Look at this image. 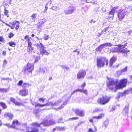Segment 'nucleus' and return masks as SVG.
Segmentation results:
<instances>
[{
	"label": "nucleus",
	"instance_id": "nucleus-3",
	"mask_svg": "<svg viewBox=\"0 0 132 132\" xmlns=\"http://www.w3.org/2000/svg\"><path fill=\"white\" fill-rule=\"evenodd\" d=\"M83 92L85 94L87 95V90L84 89H78L75 90H74L73 92L71 94L70 96L68 97V95L67 94L65 95L62 97L63 100H65V101L62 104L61 106H60L58 108H55L57 110L58 109H61L63 108L67 104V102L68 100L70 99L71 97V95L74 94L76 92Z\"/></svg>",
	"mask_w": 132,
	"mask_h": 132
},
{
	"label": "nucleus",
	"instance_id": "nucleus-58",
	"mask_svg": "<svg viewBox=\"0 0 132 132\" xmlns=\"http://www.w3.org/2000/svg\"><path fill=\"white\" fill-rule=\"evenodd\" d=\"M11 0H7V3L6 4L8 5V4H11V2L10 1H11Z\"/></svg>",
	"mask_w": 132,
	"mask_h": 132
},
{
	"label": "nucleus",
	"instance_id": "nucleus-7",
	"mask_svg": "<svg viewBox=\"0 0 132 132\" xmlns=\"http://www.w3.org/2000/svg\"><path fill=\"white\" fill-rule=\"evenodd\" d=\"M126 13V11L125 10L120 9L118 14V16L119 19H122L124 18Z\"/></svg>",
	"mask_w": 132,
	"mask_h": 132
},
{
	"label": "nucleus",
	"instance_id": "nucleus-51",
	"mask_svg": "<svg viewBox=\"0 0 132 132\" xmlns=\"http://www.w3.org/2000/svg\"><path fill=\"white\" fill-rule=\"evenodd\" d=\"M86 83L85 82H84L81 86V87L82 88V89H84V88L85 86Z\"/></svg>",
	"mask_w": 132,
	"mask_h": 132
},
{
	"label": "nucleus",
	"instance_id": "nucleus-31",
	"mask_svg": "<svg viewBox=\"0 0 132 132\" xmlns=\"http://www.w3.org/2000/svg\"><path fill=\"white\" fill-rule=\"evenodd\" d=\"M50 9L53 10L55 11H57L59 10L60 9V8L59 7L55 6H52Z\"/></svg>",
	"mask_w": 132,
	"mask_h": 132
},
{
	"label": "nucleus",
	"instance_id": "nucleus-56",
	"mask_svg": "<svg viewBox=\"0 0 132 132\" xmlns=\"http://www.w3.org/2000/svg\"><path fill=\"white\" fill-rule=\"evenodd\" d=\"M7 63V61L6 60H5L3 61V65L4 66Z\"/></svg>",
	"mask_w": 132,
	"mask_h": 132
},
{
	"label": "nucleus",
	"instance_id": "nucleus-53",
	"mask_svg": "<svg viewBox=\"0 0 132 132\" xmlns=\"http://www.w3.org/2000/svg\"><path fill=\"white\" fill-rule=\"evenodd\" d=\"M62 118H60L58 120V122L59 123H63L62 122H61V121L62 120Z\"/></svg>",
	"mask_w": 132,
	"mask_h": 132
},
{
	"label": "nucleus",
	"instance_id": "nucleus-34",
	"mask_svg": "<svg viewBox=\"0 0 132 132\" xmlns=\"http://www.w3.org/2000/svg\"><path fill=\"white\" fill-rule=\"evenodd\" d=\"M104 44L105 46L111 47L113 45L112 44L110 43H106Z\"/></svg>",
	"mask_w": 132,
	"mask_h": 132
},
{
	"label": "nucleus",
	"instance_id": "nucleus-9",
	"mask_svg": "<svg viewBox=\"0 0 132 132\" xmlns=\"http://www.w3.org/2000/svg\"><path fill=\"white\" fill-rule=\"evenodd\" d=\"M86 74V72L83 70L79 71L77 74V77L78 79H81L84 78Z\"/></svg>",
	"mask_w": 132,
	"mask_h": 132
},
{
	"label": "nucleus",
	"instance_id": "nucleus-59",
	"mask_svg": "<svg viewBox=\"0 0 132 132\" xmlns=\"http://www.w3.org/2000/svg\"><path fill=\"white\" fill-rule=\"evenodd\" d=\"M39 101H42V102H44V100H45V99H43L42 98H41L39 99Z\"/></svg>",
	"mask_w": 132,
	"mask_h": 132
},
{
	"label": "nucleus",
	"instance_id": "nucleus-40",
	"mask_svg": "<svg viewBox=\"0 0 132 132\" xmlns=\"http://www.w3.org/2000/svg\"><path fill=\"white\" fill-rule=\"evenodd\" d=\"M29 85V84L28 83L25 82L23 83L22 85V87H25L28 86Z\"/></svg>",
	"mask_w": 132,
	"mask_h": 132
},
{
	"label": "nucleus",
	"instance_id": "nucleus-47",
	"mask_svg": "<svg viewBox=\"0 0 132 132\" xmlns=\"http://www.w3.org/2000/svg\"><path fill=\"white\" fill-rule=\"evenodd\" d=\"M23 83V81L22 80H20L19 81L18 83L17 84L18 85V86H21V85Z\"/></svg>",
	"mask_w": 132,
	"mask_h": 132
},
{
	"label": "nucleus",
	"instance_id": "nucleus-35",
	"mask_svg": "<svg viewBox=\"0 0 132 132\" xmlns=\"http://www.w3.org/2000/svg\"><path fill=\"white\" fill-rule=\"evenodd\" d=\"M65 128L64 127H58V130L60 131H64L65 130Z\"/></svg>",
	"mask_w": 132,
	"mask_h": 132
},
{
	"label": "nucleus",
	"instance_id": "nucleus-39",
	"mask_svg": "<svg viewBox=\"0 0 132 132\" xmlns=\"http://www.w3.org/2000/svg\"><path fill=\"white\" fill-rule=\"evenodd\" d=\"M14 36V34L12 32H10L9 34L8 37L10 38Z\"/></svg>",
	"mask_w": 132,
	"mask_h": 132
},
{
	"label": "nucleus",
	"instance_id": "nucleus-63",
	"mask_svg": "<svg viewBox=\"0 0 132 132\" xmlns=\"http://www.w3.org/2000/svg\"><path fill=\"white\" fill-rule=\"evenodd\" d=\"M3 37L1 36H0V41H2L3 40Z\"/></svg>",
	"mask_w": 132,
	"mask_h": 132
},
{
	"label": "nucleus",
	"instance_id": "nucleus-1",
	"mask_svg": "<svg viewBox=\"0 0 132 132\" xmlns=\"http://www.w3.org/2000/svg\"><path fill=\"white\" fill-rule=\"evenodd\" d=\"M107 81L108 87L111 90H113L116 88V90L117 89H122L126 86L127 82V80L124 79L120 80L119 83L117 84V82L112 79L108 78ZM116 90H115L116 92Z\"/></svg>",
	"mask_w": 132,
	"mask_h": 132
},
{
	"label": "nucleus",
	"instance_id": "nucleus-21",
	"mask_svg": "<svg viewBox=\"0 0 132 132\" xmlns=\"http://www.w3.org/2000/svg\"><path fill=\"white\" fill-rule=\"evenodd\" d=\"M109 119H106L103 123V126L104 127L105 129L108 126L109 123Z\"/></svg>",
	"mask_w": 132,
	"mask_h": 132
},
{
	"label": "nucleus",
	"instance_id": "nucleus-11",
	"mask_svg": "<svg viewBox=\"0 0 132 132\" xmlns=\"http://www.w3.org/2000/svg\"><path fill=\"white\" fill-rule=\"evenodd\" d=\"M104 114L103 113H101L98 116H94L92 118L89 119V121L90 122H93V121H95V119H100L103 118L104 117Z\"/></svg>",
	"mask_w": 132,
	"mask_h": 132
},
{
	"label": "nucleus",
	"instance_id": "nucleus-16",
	"mask_svg": "<svg viewBox=\"0 0 132 132\" xmlns=\"http://www.w3.org/2000/svg\"><path fill=\"white\" fill-rule=\"evenodd\" d=\"M119 49L116 47H111L110 49V53L117 52L119 53Z\"/></svg>",
	"mask_w": 132,
	"mask_h": 132
},
{
	"label": "nucleus",
	"instance_id": "nucleus-60",
	"mask_svg": "<svg viewBox=\"0 0 132 132\" xmlns=\"http://www.w3.org/2000/svg\"><path fill=\"white\" fill-rule=\"evenodd\" d=\"M77 52L78 55L79 54L80 52L79 51H78L77 49H76L75 50L73 51V52Z\"/></svg>",
	"mask_w": 132,
	"mask_h": 132
},
{
	"label": "nucleus",
	"instance_id": "nucleus-6",
	"mask_svg": "<svg viewBox=\"0 0 132 132\" xmlns=\"http://www.w3.org/2000/svg\"><path fill=\"white\" fill-rule=\"evenodd\" d=\"M109 99L107 96H103L99 99L97 102L101 104L104 105L109 101Z\"/></svg>",
	"mask_w": 132,
	"mask_h": 132
},
{
	"label": "nucleus",
	"instance_id": "nucleus-36",
	"mask_svg": "<svg viewBox=\"0 0 132 132\" xmlns=\"http://www.w3.org/2000/svg\"><path fill=\"white\" fill-rule=\"evenodd\" d=\"M8 10L6 9L5 8L4 10V14L5 15L7 16V17H8L9 16V15L8 14Z\"/></svg>",
	"mask_w": 132,
	"mask_h": 132
},
{
	"label": "nucleus",
	"instance_id": "nucleus-32",
	"mask_svg": "<svg viewBox=\"0 0 132 132\" xmlns=\"http://www.w3.org/2000/svg\"><path fill=\"white\" fill-rule=\"evenodd\" d=\"M36 14H33L31 16L32 20L33 22H35L36 17Z\"/></svg>",
	"mask_w": 132,
	"mask_h": 132
},
{
	"label": "nucleus",
	"instance_id": "nucleus-18",
	"mask_svg": "<svg viewBox=\"0 0 132 132\" xmlns=\"http://www.w3.org/2000/svg\"><path fill=\"white\" fill-rule=\"evenodd\" d=\"M46 21L45 19H43L39 22L37 24V27L38 28H41L42 26L44 23Z\"/></svg>",
	"mask_w": 132,
	"mask_h": 132
},
{
	"label": "nucleus",
	"instance_id": "nucleus-17",
	"mask_svg": "<svg viewBox=\"0 0 132 132\" xmlns=\"http://www.w3.org/2000/svg\"><path fill=\"white\" fill-rule=\"evenodd\" d=\"M117 8L114 7L112 9L111 11H110L108 13V14L111 15L110 17H113L114 16V12L116 10Z\"/></svg>",
	"mask_w": 132,
	"mask_h": 132
},
{
	"label": "nucleus",
	"instance_id": "nucleus-20",
	"mask_svg": "<svg viewBox=\"0 0 132 132\" xmlns=\"http://www.w3.org/2000/svg\"><path fill=\"white\" fill-rule=\"evenodd\" d=\"M129 108L128 105L126 106L123 110V113L125 114H128L129 111Z\"/></svg>",
	"mask_w": 132,
	"mask_h": 132
},
{
	"label": "nucleus",
	"instance_id": "nucleus-10",
	"mask_svg": "<svg viewBox=\"0 0 132 132\" xmlns=\"http://www.w3.org/2000/svg\"><path fill=\"white\" fill-rule=\"evenodd\" d=\"M74 111L77 115L81 117H83L85 115V112L83 110L76 109L74 110Z\"/></svg>",
	"mask_w": 132,
	"mask_h": 132
},
{
	"label": "nucleus",
	"instance_id": "nucleus-62",
	"mask_svg": "<svg viewBox=\"0 0 132 132\" xmlns=\"http://www.w3.org/2000/svg\"><path fill=\"white\" fill-rule=\"evenodd\" d=\"M91 2V0H85V2L86 3H90Z\"/></svg>",
	"mask_w": 132,
	"mask_h": 132
},
{
	"label": "nucleus",
	"instance_id": "nucleus-42",
	"mask_svg": "<svg viewBox=\"0 0 132 132\" xmlns=\"http://www.w3.org/2000/svg\"><path fill=\"white\" fill-rule=\"evenodd\" d=\"M103 110L102 109H100L99 108H97L95 109L94 111L96 112H98L99 111H102Z\"/></svg>",
	"mask_w": 132,
	"mask_h": 132
},
{
	"label": "nucleus",
	"instance_id": "nucleus-29",
	"mask_svg": "<svg viewBox=\"0 0 132 132\" xmlns=\"http://www.w3.org/2000/svg\"><path fill=\"white\" fill-rule=\"evenodd\" d=\"M8 44L11 46L15 47L16 46V43L13 42H11L8 43Z\"/></svg>",
	"mask_w": 132,
	"mask_h": 132
},
{
	"label": "nucleus",
	"instance_id": "nucleus-54",
	"mask_svg": "<svg viewBox=\"0 0 132 132\" xmlns=\"http://www.w3.org/2000/svg\"><path fill=\"white\" fill-rule=\"evenodd\" d=\"M96 22V21L95 20H93V19L89 21L90 23H94Z\"/></svg>",
	"mask_w": 132,
	"mask_h": 132
},
{
	"label": "nucleus",
	"instance_id": "nucleus-27",
	"mask_svg": "<svg viewBox=\"0 0 132 132\" xmlns=\"http://www.w3.org/2000/svg\"><path fill=\"white\" fill-rule=\"evenodd\" d=\"M0 105L3 107V109H6L7 108V106L4 103L0 102Z\"/></svg>",
	"mask_w": 132,
	"mask_h": 132
},
{
	"label": "nucleus",
	"instance_id": "nucleus-37",
	"mask_svg": "<svg viewBox=\"0 0 132 132\" xmlns=\"http://www.w3.org/2000/svg\"><path fill=\"white\" fill-rule=\"evenodd\" d=\"M103 48L100 45L98 48H96V50L98 51L101 52Z\"/></svg>",
	"mask_w": 132,
	"mask_h": 132
},
{
	"label": "nucleus",
	"instance_id": "nucleus-25",
	"mask_svg": "<svg viewBox=\"0 0 132 132\" xmlns=\"http://www.w3.org/2000/svg\"><path fill=\"white\" fill-rule=\"evenodd\" d=\"M33 105H34L35 107L37 106L39 107H43L47 105V104H41L39 103H35L34 104H33Z\"/></svg>",
	"mask_w": 132,
	"mask_h": 132
},
{
	"label": "nucleus",
	"instance_id": "nucleus-46",
	"mask_svg": "<svg viewBox=\"0 0 132 132\" xmlns=\"http://www.w3.org/2000/svg\"><path fill=\"white\" fill-rule=\"evenodd\" d=\"M109 27H108L105 28L102 31V33L104 32H106L109 29Z\"/></svg>",
	"mask_w": 132,
	"mask_h": 132
},
{
	"label": "nucleus",
	"instance_id": "nucleus-38",
	"mask_svg": "<svg viewBox=\"0 0 132 132\" xmlns=\"http://www.w3.org/2000/svg\"><path fill=\"white\" fill-rule=\"evenodd\" d=\"M17 24H20V22L19 21H14L12 23V25L14 26L15 27V25Z\"/></svg>",
	"mask_w": 132,
	"mask_h": 132
},
{
	"label": "nucleus",
	"instance_id": "nucleus-50",
	"mask_svg": "<svg viewBox=\"0 0 132 132\" xmlns=\"http://www.w3.org/2000/svg\"><path fill=\"white\" fill-rule=\"evenodd\" d=\"M116 109V107L115 106H113L111 109V110H110V112H112L115 110Z\"/></svg>",
	"mask_w": 132,
	"mask_h": 132
},
{
	"label": "nucleus",
	"instance_id": "nucleus-22",
	"mask_svg": "<svg viewBox=\"0 0 132 132\" xmlns=\"http://www.w3.org/2000/svg\"><path fill=\"white\" fill-rule=\"evenodd\" d=\"M19 122L18 120H14L12 123V125H10V127H12L13 128H15V125L16 124L18 125V124Z\"/></svg>",
	"mask_w": 132,
	"mask_h": 132
},
{
	"label": "nucleus",
	"instance_id": "nucleus-19",
	"mask_svg": "<svg viewBox=\"0 0 132 132\" xmlns=\"http://www.w3.org/2000/svg\"><path fill=\"white\" fill-rule=\"evenodd\" d=\"M127 67L126 66L123 69L119 71H117V73L118 74L120 75H121V74H123L124 72H126L127 71Z\"/></svg>",
	"mask_w": 132,
	"mask_h": 132
},
{
	"label": "nucleus",
	"instance_id": "nucleus-30",
	"mask_svg": "<svg viewBox=\"0 0 132 132\" xmlns=\"http://www.w3.org/2000/svg\"><path fill=\"white\" fill-rule=\"evenodd\" d=\"M126 44L127 43H126L124 45L119 44L117 46L119 47V48H118L119 49H122L123 48H125V46H126L127 45Z\"/></svg>",
	"mask_w": 132,
	"mask_h": 132
},
{
	"label": "nucleus",
	"instance_id": "nucleus-45",
	"mask_svg": "<svg viewBox=\"0 0 132 132\" xmlns=\"http://www.w3.org/2000/svg\"><path fill=\"white\" fill-rule=\"evenodd\" d=\"M9 90L8 88H2V92H6Z\"/></svg>",
	"mask_w": 132,
	"mask_h": 132
},
{
	"label": "nucleus",
	"instance_id": "nucleus-4",
	"mask_svg": "<svg viewBox=\"0 0 132 132\" xmlns=\"http://www.w3.org/2000/svg\"><path fill=\"white\" fill-rule=\"evenodd\" d=\"M108 61L105 57H101L97 59V66L98 68H101L106 64L108 65Z\"/></svg>",
	"mask_w": 132,
	"mask_h": 132
},
{
	"label": "nucleus",
	"instance_id": "nucleus-55",
	"mask_svg": "<svg viewBox=\"0 0 132 132\" xmlns=\"http://www.w3.org/2000/svg\"><path fill=\"white\" fill-rule=\"evenodd\" d=\"M17 24L16 26V27L15 28V29L16 30H17L19 28V24Z\"/></svg>",
	"mask_w": 132,
	"mask_h": 132
},
{
	"label": "nucleus",
	"instance_id": "nucleus-15",
	"mask_svg": "<svg viewBox=\"0 0 132 132\" xmlns=\"http://www.w3.org/2000/svg\"><path fill=\"white\" fill-rule=\"evenodd\" d=\"M117 60V57L115 56H113L112 58H111L110 61L109 65L110 67L112 66L113 64Z\"/></svg>",
	"mask_w": 132,
	"mask_h": 132
},
{
	"label": "nucleus",
	"instance_id": "nucleus-61",
	"mask_svg": "<svg viewBox=\"0 0 132 132\" xmlns=\"http://www.w3.org/2000/svg\"><path fill=\"white\" fill-rule=\"evenodd\" d=\"M101 47L103 48L105 46V44L103 43V44H102L101 45H100Z\"/></svg>",
	"mask_w": 132,
	"mask_h": 132
},
{
	"label": "nucleus",
	"instance_id": "nucleus-44",
	"mask_svg": "<svg viewBox=\"0 0 132 132\" xmlns=\"http://www.w3.org/2000/svg\"><path fill=\"white\" fill-rule=\"evenodd\" d=\"M10 101L13 103L14 104H15V103H16V101L15 99H14L13 98H10Z\"/></svg>",
	"mask_w": 132,
	"mask_h": 132
},
{
	"label": "nucleus",
	"instance_id": "nucleus-8",
	"mask_svg": "<svg viewBox=\"0 0 132 132\" xmlns=\"http://www.w3.org/2000/svg\"><path fill=\"white\" fill-rule=\"evenodd\" d=\"M75 9L74 7L71 6L69 7L67 9L65 10L64 12L66 14H69L73 13Z\"/></svg>",
	"mask_w": 132,
	"mask_h": 132
},
{
	"label": "nucleus",
	"instance_id": "nucleus-24",
	"mask_svg": "<svg viewBox=\"0 0 132 132\" xmlns=\"http://www.w3.org/2000/svg\"><path fill=\"white\" fill-rule=\"evenodd\" d=\"M61 101V100L60 99L57 101L56 102L54 103H52V105L53 106H59L60 103Z\"/></svg>",
	"mask_w": 132,
	"mask_h": 132
},
{
	"label": "nucleus",
	"instance_id": "nucleus-48",
	"mask_svg": "<svg viewBox=\"0 0 132 132\" xmlns=\"http://www.w3.org/2000/svg\"><path fill=\"white\" fill-rule=\"evenodd\" d=\"M78 119V117H74L71 118H70L69 119V120H74L76 119Z\"/></svg>",
	"mask_w": 132,
	"mask_h": 132
},
{
	"label": "nucleus",
	"instance_id": "nucleus-33",
	"mask_svg": "<svg viewBox=\"0 0 132 132\" xmlns=\"http://www.w3.org/2000/svg\"><path fill=\"white\" fill-rule=\"evenodd\" d=\"M94 129L95 130L94 131L92 130V128H90L88 130V132H97V129L95 126L94 127Z\"/></svg>",
	"mask_w": 132,
	"mask_h": 132
},
{
	"label": "nucleus",
	"instance_id": "nucleus-12",
	"mask_svg": "<svg viewBox=\"0 0 132 132\" xmlns=\"http://www.w3.org/2000/svg\"><path fill=\"white\" fill-rule=\"evenodd\" d=\"M28 46L27 51L30 52L33 51V52H35L34 51H33L34 48L32 47V43L31 41V40L29 39V38H28Z\"/></svg>",
	"mask_w": 132,
	"mask_h": 132
},
{
	"label": "nucleus",
	"instance_id": "nucleus-49",
	"mask_svg": "<svg viewBox=\"0 0 132 132\" xmlns=\"http://www.w3.org/2000/svg\"><path fill=\"white\" fill-rule=\"evenodd\" d=\"M49 36L48 35H45L44 36V39L45 40H47L49 38Z\"/></svg>",
	"mask_w": 132,
	"mask_h": 132
},
{
	"label": "nucleus",
	"instance_id": "nucleus-26",
	"mask_svg": "<svg viewBox=\"0 0 132 132\" xmlns=\"http://www.w3.org/2000/svg\"><path fill=\"white\" fill-rule=\"evenodd\" d=\"M119 52H123L127 53L128 52H129V50H127L126 49H119Z\"/></svg>",
	"mask_w": 132,
	"mask_h": 132
},
{
	"label": "nucleus",
	"instance_id": "nucleus-5",
	"mask_svg": "<svg viewBox=\"0 0 132 132\" xmlns=\"http://www.w3.org/2000/svg\"><path fill=\"white\" fill-rule=\"evenodd\" d=\"M34 68V63H27L26 66L24 67L22 71L24 74H28L30 73H31Z\"/></svg>",
	"mask_w": 132,
	"mask_h": 132
},
{
	"label": "nucleus",
	"instance_id": "nucleus-2",
	"mask_svg": "<svg viewBox=\"0 0 132 132\" xmlns=\"http://www.w3.org/2000/svg\"><path fill=\"white\" fill-rule=\"evenodd\" d=\"M34 45L36 46L37 48L38 52L37 54L40 55H41L42 56L43 55H48L50 54V53L48 52L45 49V47L41 43L40 44L35 43L34 44ZM40 57L39 55L38 56H36L34 62H37L40 59Z\"/></svg>",
	"mask_w": 132,
	"mask_h": 132
},
{
	"label": "nucleus",
	"instance_id": "nucleus-41",
	"mask_svg": "<svg viewBox=\"0 0 132 132\" xmlns=\"http://www.w3.org/2000/svg\"><path fill=\"white\" fill-rule=\"evenodd\" d=\"M15 104L18 106H20L21 105H23V104L22 103H21L19 102H18L17 101L16 102V103H15Z\"/></svg>",
	"mask_w": 132,
	"mask_h": 132
},
{
	"label": "nucleus",
	"instance_id": "nucleus-43",
	"mask_svg": "<svg viewBox=\"0 0 132 132\" xmlns=\"http://www.w3.org/2000/svg\"><path fill=\"white\" fill-rule=\"evenodd\" d=\"M48 3H47L45 5V9L43 12H46V11L48 9L47 5H48Z\"/></svg>",
	"mask_w": 132,
	"mask_h": 132
},
{
	"label": "nucleus",
	"instance_id": "nucleus-13",
	"mask_svg": "<svg viewBox=\"0 0 132 132\" xmlns=\"http://www.w3.org/2000/svg\"><path fill=\"white\" fill-rule=\"evenodd\" d=\"M28 94V91L27 89L24 88L21 90L19 92V94L23 96H25Z\"/></svg>",
	"mask_w": 132,
	"mask_h": 132
},
{
	"label": "nucleus",
	"instance_id": "nucleus-64",
	"mask_svg": "<svg viewBox=\"0 0 132 132\" xmlns=\"http://www.w3.org/2000/svg\"><path fill=\"white\" fill-rule=\"evenodd\" d=\"M102 10L104 12H105L106 11V9L104 8H102Z\"/></svg>",
	"mask_w": 132,
	"mask_h": 132
},
{
	"label": "nucleus",
	"instance_id": "nucleus-57",
	"mask_svg": "<svg viewBox=\"0 0 132 132\" xmlns=\"http://www.w3.org/2000/svg\"><path fill=\"white\" fill-rule=\"evenodd\" d=\"M6 52L5 51H3L2 54L3 55H5L6 54Z\"/></svg>",
	"mask_w": 132,
	"mask_h": 132
},
{
	"label": "nucleus",
	"instance_id": "nucleus-14",
	"mask_svg": "<svg viewBox=\"0 0 132 132\" xmlns=\"http://www.w3.org/2000/svg\"><path fill=\"white\" fill-rule=\"evenodd\" d=\"M130 93H132V88L125 90L123 92L120 93V95H121L123 96Z\"/></svg>",
	"mask_w": 132,
	"mask_h": 132
},
{
	"label": "nucleus",
	"instance_id": "nucleus-52",
	"mask_svg": "<svg viewBox=\"0 0 132 132\" xmlns=\"http://www.w3.org/2000/svg\"><path fill=\"white\" fill-rule=\"evenodd\" d=\"M1 80H10L11 81V80H11V79H10V78H2L1 79Z\"/></svg>",
	"mask_w": 132,
	"mask_h": 132
},
{
	"label": "nucleus",
	"instance_id": "nucleus-28",
	"mask_svg": "<svg viewBox=\"0 0 132 132\" xmlns=\"http://www.w3.org/2000/svg\"><path fill=\"white\" fill-rule=\"evenodd\" d=\"M47 68L46 67L44 68L43 69H40V72H42L43 73H45L47 71Z\"/></svg>",
	"mask_w": 132,
	"mask_h": 132
},
{
	"label": "nucleus",
	"instance_id": "nucleus-23",
	"mask_svg": "<svg viewBox=\"0 0 132 132\" xmlns=\"http://www.w3.org/2000/svg\"><path fill=\"white\" fill-rule=\"evenodd\" d=\"M4 116L5 117H8L10 119H12L13 117V115L11 113H8L5 114Z\"/></svg>",
	"mask_w": 132,
	"mask_h": 132
}]
</instances>
